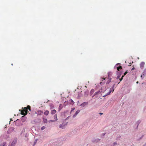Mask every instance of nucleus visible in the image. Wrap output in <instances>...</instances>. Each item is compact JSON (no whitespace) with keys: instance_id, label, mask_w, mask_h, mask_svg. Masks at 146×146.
Listing matches in <instances>:
<instances>
[{"instance_id":"nucleus-14","label":"nucleus","mask_w":146,"mask_h":146,"mask_svg":"<svg viewBox=\"0 0 146 146\" xmlns=\"http://www.w3.org/2000/svg\"><path fill=\"white\" fill-rule=\"evenodd\" d=\"M54 119H55L54 120L55 121L57 119V115H55L54 116Z\"/></svg>"},{"instance_id":"nucleus-5","label":"nucleus","mask_w":146,"mask_h":146,"mask_svg":"<svg viewBox=\"0 0 146 146\" xmlns=\"http://www.w3.org/2000/svg\"><path fill=\"white\" fill-rule=\"evenodd\" d=\"M128 72L127 71H126L125 72L124 74L122 76L121 78V79H119L120 80V81H121L123 79V77L124 76H125L126 75V74Z\"/></svg>"},{"instance_id":"nucleus-30","label":"nucleus","mask_w":146,"mask_h":146,"mask_svg":"<svg viewBox=\"0 0 146 146\" xmlns=\"http://www.w3.org/2000/svg\"><path fill=\"white\" fill-rule=\"evenodd\" d=\"M145 146H146V145H145Z\"/></svg>"},{"instance_id":"nucleus-13","label":"nucleus","mask_w":146,"mask_h":146,"mask_svg":"<svg viewBox=\"0 0 146 146\" xmlns=\"http://www.w3.org/2000/svg\"><path fill=\"white\" fill-rule=\"evenodd\" d=\"M117 70L118 71H119V69H121L122 68V67H121V66H119L118 67H117Z\"/></svg>"},{"instance_id":"nucleus-27","label":"nucleus","mask_w":146,"mask_h":146,"mask_svg":"<svg viewBox=\"0 0 146 146\" xmlns=\"http://www.w3.org/2000/svg\"><path fill=\"white\" fill-rule=\"evenodd\" d=\"M138 82H137V83H138Z\"/></svg>"},{"instance_id":"nucleus-20","label":"nucleus","mask_w":146,"mask_h":146,"mask_svg":"<svg viewBox=\"0 0 146 146\" xmlns=\"http://www.w3.org/2000/svg\"><path fill=\"white\" fill-rule=\"evenodd\" d=\"M120 78V76H118L117 77V79H119V78Z\"/></svg>"},{"instance_id":"nucleus-25","label":"nucleus","mask_w":146,"mask_h":146,"mask_svg":"<svg viewBox=\"0 0 146 146\" xmlns=\"http://www.w3.org/2000/svg\"><path fill=\"white\" fill-rule=\"evenodd\" d=\"M120 64V63H119V64L118 63V64H116V65H117L118 64Z\"/></svg>"},{"instance_id":"nucleus-4","label":"nucleus","mask_w":146,"mask_h":146,"mask_svg":"<svg viewBox=\"0 0 146 146\" xmlns=\"http://www.w3.org/2000/svg\"><path fill=\"white\" fill-rule=\"evenodd\" d=\"M145 65V63L144 62H141L140 64V67L141 68H143Z\"/></svg>"},{"instance_id":"nucleus-26","label":"nucleus","mask_w":146,"mask_h":146,"mask_svg":"<svg viewBox=\"0 0 146 146\" xmlns=\"http://www.w3.org/2000/svg\"><path fill=\"white\" fill-rule=\"evenodd\" d=\"M105 78H104L103 80H105Z\"/></svg>"},{"instance_id":"nucleus-28","label":"nucleus","mask_w":146,"mask_h":146,"mask_svg":"<svg viewBox=\"0 0 146 146\" xmlns=\"http://www.w3.org/2000/svg\"><path fill=\"white\" fill-rule=\"evenodd\" d=\"M93 90H92L91 91H93Z\"/></svg>"},{"instance_id":"nucleus-12","label":"nucleus","mask_w":146,"mask_h":146,"mask_svg":"<svg viewBox=\"0 0 146 146\" xmlns=\"http://www.w3.org/2000/svg\"><path fill=\"white\" fill-rule=\"evenodd\" d=\"M43 121L44 123H46L47 122V119L46 118H43Z\"/></svg>"},{"instance_id":"nucleus-29","label":"nucleus","mask_w":146,"mask_h":146,"mask_svg":"<svg viewBox=\"0 0 146 146\" xmlns=\"http://www.w3.org/2000/svg\"><path fill=\"white\" fill-rule=\"evenodd\" d=\"M19 111H21V110H19Z\"/></svg>"},{"instance_id":"nucleus-23","label":"nucleus","mask_w":146,"mask_h":146,"mask_svg":"<svg viewBox=\"0 0 146 146\" xmlns=\"http://www.w3.org/2000/svg\"><path fill=\"white\" fill-rule=\"evenodd\" d=\"M132 70H134V67H133V68H132Z\"/></svg>"},{"instance_id":"nucleus-22","label":"nucleus","mask_w":146,"mask_h":146,"mask_svg":"<svg viewBox=\"0 0 146 146\" xmlns=\"http://www.w3.org/2000/svg\"><path fill=\"white\" fill-rule=\"evenodd\" d=\"M99 114L100 115H102L103 114V113H100Z\"/></svg>"},{"instance_id":"nucleus-15","label":"nucleus","mask_w":146,"mask_h":146,"mask_svg":"<svg viewBox=\"0 0 146 146\" xmlns=\"http://www.w3.org/2000/svg\"><path fill=\"white\" fill-rule=\"evenodd\" d=\"M45 128V127L44 126H43L41 128V130H43Z\"/></svg>"},{"instance_id":"nucleus-6","label":"nucleus","mask_w":146,"mask_h":146,"mask_svg":"<svg viewBox=\"0 0 146 146\" xmlns=\"http://www.w3.org/2000/svg\"><path fill=\"white\" fill-rule=\"evenodd\" d=\"M80 111L79 110H77L75 113L73 115V117H75L76 115L78 114L80 112Z\"/></svg>"},{"instance_id":"nucleus-8","label":"nucleus","mask_w":146,"mask_h":146,"mask_svg":"<svg viewBox=\"0 0 146 146\" xmlns=\"http://www.w3.org/2000/svg\"><path fill=\"white\" fill-rule=\"evenodd\" d=\"M49 113V111L47 110H46L44 113V114L46 115H47Z\"/></svg>"},{"instance_id":"nucleus-2","label":"nucleus","mask_w":146,"mask_h":146,"mask_svg":"<svg viewBox=\"0 0 146 146\" xmlns=\"http://www.w3.org/2000/svg\"><path fill=\"white\" fill-rule=\"evenodd\" d=\"M114 87V86H113V87L112 88V89H110L109 92H108L106 94H105L103 96V97H105V96H106L109 94H110V93L112 92H113L114 91V90L113 89V87Z\"/></svg>"},{"instance_id":"nucleus-11","label":"nucleus","mask_w":146,"mask_h":146,"mask_svg":"<svg viewBox=\"0 0 146 146\" xmlns=\"http://www.w3.org/2000/svg\"><path fill=\"white\" fill-rule=\"evenodd\" d=\"M38 114L39 115H41L42 113L43 112L42 111L39 110L38 111Z\"/></svg>"},{"instance_id":"nucleus-17","label":"nucleus","mask_w":146,"mask_h":146,"mask_svg":"<svg viewBox=\"0 0 146 146\" xmlns=\"http://www.w3.org/2000/svg\"><path fill=\"white\" fill-rule=\"evenodd\" d=\"M55 121L54 120H50L49 121V122H54Z\"/></svg>"},{"instance_id":"nucleus-1","label":"nucleus","mask_w":146,"mask_h":146,"mask_svg":"<svg viewBox=\"0 0 146 146\" xmlns=\"http://www.w3.org/2000/svg\"><path fill=\"white\" fill-rule=\"evenodd\" d=\"M23 110H21V114L24 116L26 115L27 113L28 109L29 110H31V107L29 106H27V107H24L23 108Z\"/></svg>"},{"instance_id":"nucleus-10","label":"nucleus","mask_w":146,"mask_h":146,"mask_svg":"<svg viewBox=\"0 0 146 146\" xmlns=\"http://www.w3.org/2000/svg\"><path fill=\"white\" fill-rule=\"evenodd\" d=\"M110 75H111V73L109 72L108 73V77L109 78V83L111 81V78H110Z\"/></svg>"},{"instance_id":"nucleus-21","label":"nucleus","mask_w":146,"mask_h":146,"mask_svg":"<svg viewBox=\"0 0 146 146\" xmlns=\"http://www.w3.org/2000/svg\"><path fill=\"white\" fill-rule=\"evenodd\" d=\"M113 144H114V145H116L117 144V143L116 142H115Z\"/></svg>"},{"instance_id":"nucleus-16","label":"nucleus","mask_w":146,"mask_h":146,"mask_svg":"<svg viewBox=\"0 0 146 146\" xmlns=\"http://www.w3.org/2000/svg\"><path fill=\"white\" fill-rule=\"evenodd\" d=\"M6 143L5 142H3V144H2V146H5V145H6Z\"/></svg>"},{"instance_id":"nucleus-19","label":"nucleus","mask_w":146,"mask_h":146,"mask_svg":"<svg viewBox=\"0 0 146 146\" xmlns=\"http://www.w3.org/2000/svg\"><path fill=\"white\" fill-rule=\"evenodd\" d=\"M99 93V92H96L95 93L94 95H96Z\"/></svg>"},{"instance_id":"nucleus-3","label":"nucleus","mask_w":146,"mask_h":146,"mask_svg":"<svg viewBox=\"0 0 146 146\" xmlns=\"http://www.w3.org/2000/svg\"><path fill=\"white\" fill-rule=\"evenodd\" d=\"M17 143V140H14L12 143L11 146H14Z\"/></svg>"},{"instance_id":"nucleus-9","label":"nucleus","mask_w":146,"mask_h":146,"mask_svg":"<svg viewBox=\"0 0 146 146\" xmlns=\"http://www.w3.org/2000/svg\"><path fill=\"white\" fill-rule=\"evenodd\" d=\"M63 106L61 104H60L58 108V111H60L61 110Z\"/></svg>"},{"instance_id":"nucleus-18","label":"nucleus","mask_w":146,"mask_h":146,"mask_svg":"<svg viewBox=\"0 0 146 146\" xmlns=\"http://www.w3.org/2000/svg\"><path fill=\"white\" fill-rule=\"evenodd\" d=\"M64 127H63L62 125H60V128H61L62 129H63Z\"/></svg>"},{"instance_id":"nucleus-24","label":"nucleus","mask_w":146,"mask_h":146,"mask_svg":"<svg viewBox=\"0 0 146 146\" xmlns=\"http://www.w3.org/2000/svg\"><path fill=\"white\" fill-rule=\"evenodd\" d=\"M36 144V142H35L34 143V145H35V144Z\"/></svg>"},{"instance_id":"nucleus-7","label":"nucleus","mask_w":146,"mask_h":146,"mask_svg":"<svg viewBox=\"0 0 146 146\" xmlns=\"http://www.w3.org/2000/svg\"><path fill=\"white\" fill-rule=\"evenodd\" d=\"M56 110H53L51 111V113L52 114H54L56 113Z\"/></svg>"}]
</instances>
